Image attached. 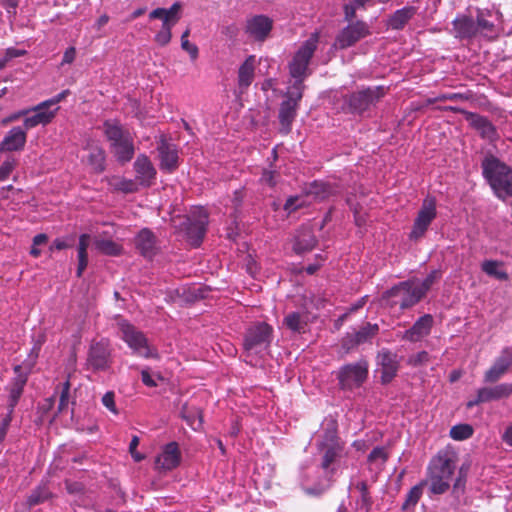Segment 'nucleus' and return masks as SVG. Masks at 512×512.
Listing matches in <instances>:
<instances>
[{
	"label": "nucleus",
	"instance_id": "obj_11",
	"mask_svg": "<svg viewBox=\"0 0 512 512\" xmlns=\"http://www.w3.org/2000/svg\"><path fill=\"white\" fill-rule=\"evenodd\" d=\"M118 327L121 333V338L136 354L145 358L154 356L153 352L147 344L145 336L140 331L135 329L134 326L125 320H120L118 322Z\"/></svg>",
	"mask_w": 512,
	"mask_h": 512
},
{
	"label": "nucleus",
	"instance_id": "obj_63",
	"mask_svg": "<svg viewBox=\"0 0 512 512\" xmlns=\"http://www.w3.org/2000/svg\"><path fill=\"white\" fill-rule=\"evenodd\" d=\"M502 439L507 445L512 446V424L507 427L502 436Z\"/></svg>",
	"mask_w": 512,
	"mask_h": 512
},
{
	"label": "nucleus",
	"instance_id": "obj_26",
	"mask_svg": "<svg viewBox=\"0 0 512 512\" xmlns=\"http://www.w3.org/2000/svg\"><path fill=\"white\" fill-rule=\"evenodd\" d=\"M26 131L19 126L10 129L0 144V151H19L26 143Z\"/></svg>",
	"mask_w": 512,
	"mask_h": 512
},
{
	"label": "nucleus",
	"instance_id": "obj_36",
	"mask_svg": "<svg viewBox=\"0 0 512 512\" xmlns=\"http://www.w3.org/2000/svg\"><path fill=\"white\" fill-rule=\"evenodd\" d=\"M26 383V377L23 375H18L14 382L11 384L10 392H9V412L12 413L14 407L17 405L18 400L23 392L24 385Z\"/></svg>",
	"mask_w": 512,
	"mask_h": 512
},
{
	"label": "nucleus",
	"instance_id": "obj_53",
	"mask_svg": "<svg viewBox=\"0 0 512 512\" xmlns=\"http://www.w3.org/2000/svg\"><path fill=\"white\" fill-rule=\"evenodd\" d=\"M69 389H70V384L68 381H66L63 384L62 391H61L60 398H59V407H58L59 411L64 410L68 406Z\"/></svg>",
	"mask_w": 512,
	"mask_h": 512
},
{
	"label": "nucleus",
	"instance_id": "obj_64",
	"mask_svg": "<svg viewBox=\"0 0 512 512\" xmlns=\"http://www.w3.org/2000/svg\"><path fill=\"white\" fill-rule=\"evenodd\" d=\"M47 242V236L45 234H37L34 238H33V245L34 246H39V245H43Z\"/></svg>",
	"mask_w": 512,
	"mask_h": 512
},
{
	"label": "nucleus",
	"instance_id": "obj_33",
	"mask_svg": "<svg viewBox=\"0 0 512 512\" xmlns=\"http://www.w3.org/2000/svg\"><path fill=\"white\" fill-rule=\"evenodd\" d=\"M415 13V8L411 6L399 9L390 17L389 26L396 30L402 29Z\"/></svg>",
	"mask_w": 512,
	"mask_h": 512
},
{
	"label": "nucleus",
	"instance_id": "obj_30",
	"mask_svg": "<svg viewBox=\"0 0 512 512\" xmlns=\"http://www.w3.org/2000/svg\"><path fill=\"white\" fill-rule=\"evenodd\" d=\"M467 120L484 138L492 139L496 132L492 123L484 116L475 113H469Z\"/></svg>",
	"mask_w": 512,
	"mask_h": 512
},
{
	"label": "nucleus",
	"instance_id": "obj_37",
	"mask_svg": "<svg viewBox=\"0 0 512 512\" xmlns=\"http://www.w3.org/2000/svg\"><path fill=\"white\" fill-rule=\"evenodd\" d=\"M108 185L111 189L124 193H132L138 190V184L135 180L113 176L108 179Z\"/></svg>",
	"mask_w": 512,
	"mask_h": 512
},
{
	"label": "nucleus",
	"instance_id": "obj_12",
	"mask_svg": "<svg viewBox=\"0 0 512 512\" xmlns=\"http://www.w3.org/2000/svg\"><path fill=\"white\" fill-rule=\"evenodd\" d=\"M436 215V200L432 197H426L414 220L410 239L417 240L423 237Z\"/></svg>",
	"mask_w": 512,
	"mask_h": 512
},
{
	"label": "nucleus",
	"instance_id": "obj_4",
	"mask_svg": "<svg viewBox=\"0 0 512 512\" xmlns=\"http://www.w3.org/2000/svg\"><path fill=\"white\" fill-rule=\"evenodd\" d=\"M482 167L484 177L499 198L512 195V168L495 157L485 158Z\"/></svg>",
	"mask_w": 512,
	"mask_h": 512
},
{
	"label": "nucleus",
	"instance_id": "obj_46",
	"mask_svg": "<svg viewBox=\"0 0 512 512\" xmlns=\"http://www.w3.org/2000/svg\"><path fill=\"white\" fill-rule=\"evenodd\" d=\"M356 490L359 492L360 495V507L364 509L366 512H368L371 505V498L369 496L366 483L363 481L357 483Z\"/></svg>",
	"mask_w": 512,
	"mask_h": 512
},
{
	"label": "nucleus",
	"instance_id": "obj_55",
	"mask_svg": "<svg viewBox=\"0 0 512 512\" xmlns=\"http://www.w3.org/2000/svg\"><path fill=\"white\" fill-rule=\"evenodd\" d=\"M11 420H12V413H10L8 411V414L5 416V418L0 423V441L4 440L7 430L10 426Z\"/></svg>",
	"mask_w": 512,
	"mask_h": 512
},
{
	"label": "nucleus",
	"instance_id": "obj_31",
	"mask_svg": "<svg viewBox=\"0 0 512 512\" xmlns=\"http://www.w3.org/2000/svg\"><path fill=\"white\" fill-rule=\"evenodd\" d=\"M255 68V56L250 55L240 66L238 71V83L241 88H247L253 81Z\"/></svg>",
	"mask_w": 512,
	"mask_h": 512
},
{
	"label": "nucleus",
	"instance_id": "obj_5",
	"mask_svg": "<svg viewBox=\"0 0 512 512\" xmlns=\"http://www.w3.org/2000/svg\"><path fill=\"white\" fill-rule=\"evenodd\" d=\"M104 133L110 142L111 151L120 162H128L134 155L133 138L129 131L117 121H106Z\"/></svg>",
	"mask_w": 512,
	"mask_h": 512
},
{
	"label": "nucleus",
	"instance_id": "obj_28",
	"mask_svg": "<svg viewBox=\"0 0 512 512\" xmlns=\"http://www.w3.org/2000/svg\"><path fill=\"white\" fill-rule=\"evenodd\" d=\"M452 24L455 36L458 38L468 39L477 34L476 23L472 17L460 15L453 20Z\"/></svg>",
	"mask_w": 512,
	"mask_h": 512
},
{
	"label": "nucleus",
	"instance_id": "obj_59",
	"mask_svg": "<svg viewBox=\"0 0 512 512\" xmlns=\"http://www.w3.org/2000/svg\"><path fill=\"white\" fill-rule=\"evenodd\" d=\"M76 55V50L74 47H69L66 49L63 55L62 64H70L74 61Z\"/></svg>",
	"mask_w": 512,
	"mask_h": 512
},
{
	"label": "nucleus",
	"instance_id": "obj_54",
	"mask_svg": "<svg viewBox=\"0 0 512 512\" xmlns=\"http://www.w3.org/2000/svg\"><path fill=\"white\" fill-rule=\"evenodd\" d=\"M90 244V236L88 234H82L79 237L78 244V255H87V248Z\"/></svg>",
	"mask_w": 512,
	"mask_h": 512
},
{
	"label": "nucleus",
	"instance_id": "obj_42",
	"mask_svg": "<svg viewBox=\"0 0 512 512\" xmlns=\"http://www.w3.org/2000/svg\"><path fill=\"white\" fill-rule=\"evenodd\" d=\"M474 429L469 424H458L450 429V437L456 441H463L473 435Z\"/></svg>",
	"mask_w": 512,
	"mask_h": 512
},
{
	"label": "nucleus",
	"instance_id": "obj_13",
	"mask_svg": "<svg viewBox=\"0 0 512 512\" xmlns=\"http://www.w3.org/2000/svg\"><path fill=\"white\" fill-rule=\"evenodd\" d=\"M273 28V19L267 15L258 14L247 17L244 26L245 34L252 40L264 42Z\"/></svg>",
	"mask_w": 512,
	"mask_h": 512
},
{
	"label": "nucleus",
	"instance_id": "obj_51",
	"mask_svg": "<svg viewBox=\"0 0 512 512\" xmlns=\"http://www.w3.org/2000/svg\"><path fill=\"white\" fill-rule=\"evenodd\" d=\"M15 167L14 159H8L4 161L0 166V181L8 178Z\"/></svg>",
	"mask_w": 512,
	"mask_h": 512
},
{
	"label": "nucleus",
	"instance_id": "obj_1",
	"mask_svg": "<svg viewBox=\"0 0 512 512\" xmlns=\"http://www.w3.org/2000/svg\"><path fill=\"white\" fill-rule=\"evenodd\" d=\"M315 440L321 461L319 464L302 467L300 473L301 485L309 494L321 493L329 487L343 452V443L337 436L336 422L332 420L318 432Z\"/></svg>",
	"mask_w": 512,
	"mask_h": 512
},
{
	"label": "nucleus",
	"instance_id": "obj_50",
	"mask_svg": "<svg viewBox=\"0 0 512 512\" xmlns=\"http://www.w3.org/2000/svg\"><path fill=\"white\" fill-rule=\"evenodd\" d=\"M139 441L140 440H139L138 436H133L131 439L130 445H129V452H130L132 458L134 459V461H136V462H140L145 458L143 454H141L137 451Z\"/></svg>",
	"mask_w": 512,
	"mask_h": 512
},
{
	"label": "nucleus",
	"instance_id": "obj_43",
	"mask_svg": "<svg viewBox=\"0 0 512 512\" xmlns=\"http://www.w3.org/2000/svg\"><path fill=\"white\" fill-rule=\"evenodd\" d=\"M424 483L425 482H421L410 489L402 506L404 510H408L410 507H414L418 503L423 493Z\"/></svg>",
	"mask_w": 512,
	"mask_h": 512
},
{
	"label": "nucleus",
	"instance_id": "obj_34",
	"mask_svg": "<svg viewBox=\"0 0 512 512\" xmlns=\"http://www.w3.org/2000/svg\"><path fill=\"white\" fill-rule=\"evenodd\" d=\"M89 154L87 156L88 164L91 166V168L97 172L100 173L105 168V154L101 147L98 145H91L88 147Z\"/></svg>",
	"mask_w": 512,
	"mask_h": 512
},
{
	"label": "nucleus",
	"instance_id": "obj_56",
	"mask_svg": "<svg viewBox=\"0 0 512 512\" xmlns=\"http://www.w3.org/2000/svg\"><path fill=\"white\" fill-rule=\"evenodd\" d=\"M27 113H29L28 109H22L17 112H14L11 115H9L8 117H6L5 119H3L2 123L8 124V123L14 122L22 117L25 118Z\"/></svg>",
	"mask_w": 512,
	"mask_h": 512
},
{
	"label": "nucleus",
	"instance_id": "obj_17",
	"mask_svg": "<svg viewBox=\"0 0 512 512\" xmlns=\"http://www.w3.org/2000/svg\"><path fill=\"white\" fill-rule=\"evenodd\" d=\"M369 34L368 27L363 22H357L344 28L336 38L335 47L345 49Z\"/></svg>",
	"mask_w": 512,
	"mask_h": 512
},
{
	"label": "nucleus",
	"instance_id": "obj_23",
	"mask_svg": "<svg viewBox=\"0 0 512 512\" xmlns=\"http://www.w3.org/2000/svg\"><path fill=\"white\" fill-rule=\"evenodd\" d=\"M512 364V349L503 350L491 368L485 373V382L493 383L500 379Z\"/></svg>",
	"mask_w": 512,
	"mask_h": 512
},
{
	"label": "nucleus",
	"instance_id": "obj_27",
	"mask_svg": "<svg viewBox=\"0 0 512 512\" xmlns=\"http://www.w3.org/2000/svg\"><path fill=\"white\" fill-rule=\"evenodd\" d=\"M160 168L167 172L174 171L178 166V152L174 145L162 142L158 148Z\"/></svg>",
	"mask_w": 512,
	"mask_h": 512
},
{
	"label": "nucleus",
	"instance_id": "obj_2",
	"mask_svg": "<svg viewBox=\"0 0 512 512\" xmlns=\"http://www.w3.org/2000/svg\"><path fill=\"white\" fill-rule=\"evenodd\" d=\"M318 40V33H313L299 47L289 64V72L294 83L288 87L286 99L282 102L279 110V121L284 133L290 131L291 124L296 117L298 102L301 100L304 90L303 81L310 74L308 65L317 48Z\"/></svg>",
	"mask_w": 512,
	"mask_h": 512
},
{
	"label": "nucleus",
	"instance_id": "obj_10",
	"mask_svg": "<svg viewBox=\"0 0 512 512\" xmlns=\"http://www.w3.org/2000/svg\"><path fill=\"white\" fill-rule=\"evenodd\" d=\"M332 194V188L329 184L314 181L309 185L305 191V195H296L290 197L285 205L284 209L291 213L298 208L310 204L313 200H323Z\"/></svg>",
	"mask_w": 512,
	"mask_h": 512
},
{
	"label": "nucleus",
	"instance_id": "obj_29",
	"mask_svg": "<svg viewBox=\"0 0 512 512\" xmlns=\"http://www.w3.org/2000/svg\"><path fill=\"white\" fill-rule=\"evenodd\" d=\"M136 247L140 253L147 258H151L155 253V237L148 229L141 230L135 239Z\"/></svg>",
	"mask_w": 512,
	"mask_h": 512
},
{
	"label": "nucleus",
	"instance_id": "obj_3",
	"mask_svg": "<svg viewBox=\"0 0 512 512\" xmlns=\"http://www.w3.org/2000/svg\"><path fill=\"white\" fill-rule=\"evenodd\" d=\"M456 469V456L450 451H440L428 466V482L433 494H443L449 487Z\"/></svg>",
	"mask_w": 512,
	"mask_h": 512
},
{
	"label": "nucleus",
	"instance_id": "obj_6",
	"mask_svg": "<svg viewBox=\"0 0 512 512\" xmlns=\"http://www.w3.org/2000/svg\"><path fill=\"white\" fill-rule=\"evenodd\" d=\"M181 7L180 2H175L168 9L156 8L150 12L149 18L151 20L160 19L162 21L160 30L154 36V41L159 46H166L170 43L172 38V28L181 18Z\"/></svg>",
	"mask_w": 512,
	"mask_h": 512
},
{
	"label": "nucleus",
	"instance_id": "obj_32",
	"mask_svg": "<svg viewBox=\"0 0 512 512\" xmlns=\"http://www.w3.org/2000/svg\"><path fill=\"white\" fill-rule=\"evenodd\" d=\"M440 277V271L433 270L423 280H420L418 278H412L409 280L413 282V287L416 290V293L419 295V298L421 299Z\"/></svg>",
	"mask_w": 512,
	"mask_h": 512
},
{
	"label": "nucleus",
	"instance_id": "obj_8",
	"mask_svg": "<svg viewBox=\"0 0 512 512\" xmlns=\"http://www.w3.org/2000/svg\"><path fill=\"white\" fill-rule=\"evenodd\" d=\"M208 224V213L203 207H194L188 216L180 224V229L185 233L187 240L194 247L200 245Z\"/></svg>",
	"mask_w": 512,
	"mask_h": 512
},
{
	"label": "nucleus",
	"instance_id": "obj_45",
	"mask_svg": "<svg viewBox=\"0 0 512 512\" xmlns=\"http://www.w3.org/2000/svg\"><path fill=\"white\" fill-rule=\"evenodd\" d=\"M388 459V454L384 447H375L368 456V461L372 464L383 465Z\"/></svg>",
	"mask_w": 512,
	"mask_h": 512
},
{
	"label": "nucleus",
	"instance_id": "obj_15",
	"mask_svg": "<svg viewBox=\"0 0 512 512\" xmlns=\"http://www.w3.org/2000/svg\"><path fill=\"white\" fill-rule=\"evenodd\" d=\"M182 459L179 445L176 442H169L161 447L155 457V469L160 472L172 471L180 465Z\"/></svg>",
	"mask_w": 512,
	"mask_h": 512
},
{
	"label": "nucleus",
	"instance_id": "obj_14",
	"mask_svg": "<svg viewBox=\"0 0 512 512\" xmlns=\"http://www.w3.org/2000/svg\"><path fill=\"white\" fill-rule=\"evenodd\" d=\"M368 374V365L365 361H359L355 364H349L339 371V382L345 389L359 387L366 379Z\"/></svg>",
	"mask_w": 512,
	"mask_h": 512
},
{
	"label": "nucleus",
	"instance_id": "obj_21",
	"mask_svg": "<svg viewBox=\"0 0 512 512\" xmlns=\"http://www.w3.org/2000/svg\"><path fill=\"white\" fill-rule=\"evenodd\" d=\"M432 325L433 317L430 314H425L420 317L410 329L398 334V336L403 340L417 342L430 333Z\"/></svg>",
	"mask_w": 512,
	"mask_h": 512
},
{
	"label": "nucleus",
	"instance_id": "obj_9",
	"mask_svg": "<svg viewBox=\"0 0 512 512\" xmlns=\"http://www.w3.org/2000/svg\"><path fill=\"white\" fill-rule=\"evenodd\" d=\"M272 332V327L264 322L251 326L245 335V350L249 353L255 354L266 351L272 340Z\"/></svg>",
	"mask_w": 512,
	"mask_h": 512
},
{
	"label": "nucleus",
	"instance_id": "obj_47",
	"mask_svg": "<svg viewBox=\"0 0 512 512\" xmlns=\"http://www.w3.org/2000/svg\"><path fill=\"white\" fill-rule=\"evenodd\" d=\"M102 404L114 415H118L119 411L115 403V394L113 391L106 392L102 399Z\"/></svg>",
	"mask_w": 512,
	"mask_h": 512
},
{
	"label": "nucleus",
	"instance_id": "obj_52",
	"mask_svg": "<svg viewBox=\"0 0 512 512\" xmlns=\"http://www.w3.org/2000/svg\"><path fill=\"white\" fill-rule=\"evenodd\" d=\"M68 94H69V90H64V91L60 92L59 94L55 95L54 97H52L48 100L42 101V102L45 103V105L48 107V109H53L55 107H59L58 104L62 100H64Z\"/></svg>",
	"mask_w": 512,
	"mask_h": 512
},
{
	"label": "nucleus",
	"instance_id": "obj_22",
	"mask_svg": "<svg viewBox=\"0 0 512 512\" xmlns=\"http://www.w3.org/2000/svg\"><path fill=\"white\" fill-rule=\"evenodd\" d=\"M134 170L136 174V182L145 187L152 185L156 176V170L147 156L139 155L137 157L134 162Z\"/></svg>",
	"mask_w": 512,
	"mask_h": 512
},
{
	"label": "nucleus",
	"instance_id": "obj_58",
	"mask_svg": "<svg viewBox=\"0 0 512 512\" xmlns=\"http://www.w3.org/2000/svg\"><path fill=\"white\" fill-rule=\"evenodd\" d=\"M88 265V255H78L77 276L81 277Z\"/></svg>",
	"mask_w": 512,
	"mask_h": 512
},
{
	"label": "nucleus",
	"instance_id": "obj_60",
	"mask_svg": "<svg viewBox=\"0 0 512 512\" xmlns=\"http://www.w3.org/2000/svg\"><path fill=\"white\" fill-rule=\"evenodd\" d=\"M4 7L9 14L15 15L18 6V0H2Z\"/></svg>",
	"mask_w": 512,
	"mask_h": 512
},
{
	"label": "nucleus",
	"instance_id": "obj_38",
	"mask_svg": "<svg viewBox=\"0 0 512 512\" xmlns=\"http://www.w3.org/2000/svg\"><path fill=\"white\" fill-rule=\"evenodd\" d=\"M482 271L487 275L494 277L498 280H507L508 275L502 269V263L495 260H485L481 264Z\"/></svg>",
	"mask_w": 512,
	"mask_h": 512
},
{
	"label": "nucleus",
	"instance_id": "obj_40",
	"mask_svg": "<svg viewBox=\"0 0 512 512\" xmlns=\"http://www.w3.org/2000/svg\"><path fill=\"white\" fill-rule=\"evenodd\" d=\"M95 248L99 252L109 256H117L121 253L122 250L119 244L108 239H96Z\"/></svg>",
	"mask_w": 512,
	"mask_h": 512
},
{
	"label": "nucleus",
	"instance_id": "obj_35",
	"mask_svg": "<svg viewBox=\"0 0 512 512\" xmlns=\"http://www.w3.org/2000/svg\"><path fill=\"white\" fill-rule=\"evenodd\" d=\"M379 330L377 324H366L361 329L356 331L354 334L349 335L351 345H359L367 342L371 338H373Z\"/></svg>",
	"mask_w": 512,
	"mask_h": 512
},
{
	"label": "nucleus",
	"instance_id": "obj_41",
	"mask_svg": "<svg viewBox=\"0 0 512 512\" xmlns=\"http://www.w3.org/2000/svg\"><path fill=\"white\" fill-rule=\"evenodd\" d=\"M283 324L291 331L300 333L304 330L306 322L300 313L292 312L285 316Z\"/></svg>",
	"mask_w": 512,
	"mask_h": 512
},
{
	"label": "nucleus",
	"instance_id": "obj_48",
	"mask_svg": "<svg viewBox=\"0 0 512 512\" xmlns=\"http://www.w3.org/2000/svg\"><path fill=\"white\" fill-rule=\"evenodd\" d=\"M141 379L142 382L148 387H156L158 384V380H162L160 375H152L148 369H143L141 371Z\"/></svg>",
	"mask_w": 512,
	"mask_h": 512
},
{
	"label": "nucleus",
	"instance_id": "obj_25",
	"mask_svg": "<svg viewBox=\"0 0 512 512\" xmlns=\"http://www.w3.org/2000/svg\"><path fill=\"white\" fill-rule=\"evenodd\" d=\"M476 18L477 34L480 33L490 38L497 35L498 31L495 26V21L498 19L497 12L478 9Z\"/></svg>",
	"mask_w": 512,
	"mask_h": 512
},
{
	"label": "nucleus",
	"instance_id": "obj_20",
	"mask_svg": "<svg viewBox=\"0 0 512 512\" xmlns=\"http://www.w3.org/2000/svg\"><path fill=\"white\" fill-rule=\"evenodd\" d=\"M512 393L511 384H500L494 387H484L477 391V396L467 402V407L472 408L480 403L498 400Z\"/></svg>",
	"mask_w": 512,
	"mask_h": 512
},
{
	"label": "nucleus",
	"instance_id": "obj_24",
	"mask_svg": "<svg viewBox=\"0 0 512 512\" xmlns=\"http://www.w3.org/2000/svg\"><path fill=\"white\" fill-rule=\"evenodd\" d=\"M377 359L381 367L382 382H390L394 378L398 370L397 355L388 350H382L379 352Z\"/></svg>",
	"mask_w": 512,
	"mask_h": 512
},
{
	"label": "nucleus",
	"instance_id": "obj_49",
	"mask_svg": "<svg viewBox=\"0 0 512 512\" xmlns=\"http://www.w3.org/2000/svg\"><path fill=\"white\" fill-rule=\"evenodd\" d=\"M181 48L189 54L192 61H195L198 58V47L194 43H191L188 39L181 41Z\"/></svg>",
	"mask_w": 512,
	"mask_h": 512
},
{
	"label": "nucleus",
	"instance_id": "obj_39",
	"mask_svg": "<svg viewBox=\"0 0 512 512\" xmlns=\"http://www.w3.org/2000/svg\"><path fill=\"white\" fill-rule=\"evenodd\" d=\"M316 244V239L309 231L296 237L293 248L296 253H304L311 250Z\"/></svg>",
	"mask_w": 512,
	"mask_h": 512
},
{
	"label": "nucleus",
	"instance_id": "obj_62",
	"mask_svg": "<svg viewBox=\"0 0 512 512\" xmlns=\"http://www.w3.org/2000/svg\"><path fill=\"white\" fill-rule=\"evenodd\" d=\"M69 245L62 239H56L54 240V242L52 243V245L50 246V250H63L65 248H67Z\"/></svg>",
	"mask_w": 512,
	"mask_h": 512
},
{
	"label": "nucleus",
	"instance_id": "obj_57",
	"mask_svg": "<svg viewBox=\"0 0 512 512\" xmlns=\"http://www.w3.org/2000/svg\"><path fill=\"white\" fill-rule=\"evenodd\" d=\"M274 178H275V173L273 171L264 170L262 177H261V182L264 184H267L269 186H274L275 185Z\"/></svg>",
	"mask_w": 512,
	"mask_h": 512
},
{
	"label": "nucleus",
	"instance_id": "obj_18",
	"mask_svg": "<svg viewBox=\"0 0 512 512\" xmlns=\"http://www.w3.org/2000/svg\"><path fill=\"white\" fill-rule=\"evenodd\" d=\"M110 345L109 341L102 339L90 346L88 364L95 370H104L109 366Z\"/></svg>",
	"mask_w": 512,
	"mask_h": 512
},
{
	"label": "nucleus",
	"instance_id": "obj_44",
	"mask_svg": "<svg viewBox=\"0 0 512 512\" xmlns=\"http://www.w3.org/2000/svg\"><path fill=\"white\" fill-rule=\"evenodd\" d=\"M49 497V492L45 485L39 486L35 489L28 498V503L30 506L37 505L43 502L45 499Z\"/></svg>",
	"mask_w": 512,
	"mask_h": 512
},
{
	"label": "nucleus",
	"instance_id": "obj_61",
	"mask_svg": "<svg viewBox=\"0 0 512 512\" xmlns=\"http://www.w3.org/2000/svg\"><path fill=\"white\" fill-rule=\"evenodd\" d=\"M352 446L357 450V451H366L369 447V443L365 440H356L353 442Z\"/></svg>",
	"mask_w": 512,
	"mask_h": 512
},
{
	"label": "nucleus",
	"instance_id": "obj_16",
	"mask_svg": "<svg viewBox=\"0 0 512 512\" xmlns=\"http://www.w3.org/2000/svg\"><path fill=\"white\" fill-rule=\"evenodd\" d=\"M59 109L60 107L48 109V107L43 102L28 108L29 113L26 114V117L23 120V129L30 130L39 125H48L55 118Z\"/></svg>",
	"mask_w": 512,
	"mask_h": 512
},
{
	"label": "nucleus",
	"instance_id": "obj_7",
	"mask_svg": "<svg viewBox=\"0 0 512 512\" xmlns=\"http://www.w3.org/2000/svg\"><path fill=\"white\" fill-rule=\"evenodd\" d=\"M420 300L413 287V282L407 280L386 291L382 296L381 303L384 306L399 307L400 310H403L415 305Z\"/></svg>",
	"mask_w": 512,
	"mask_h": 512
},
{
	"label": "nucleus",
	"instance_id": "obj_19",
	"mask_svg": "<svg viewBox=\"0 0 512 512\" xmlns=\"http://www.w3.org/2000/svg\"><path fill=\"white\" fill-rule=\"evenodd\" d=\"M384 95L383 87L367 88L353 93L349 104L357 112L365 111L371 104Z\"/></svg>",
	"mask_w": 512,
	"mask_h": 512
}]
</instances>
